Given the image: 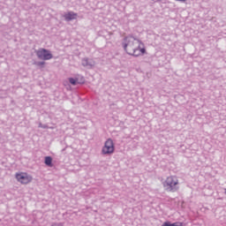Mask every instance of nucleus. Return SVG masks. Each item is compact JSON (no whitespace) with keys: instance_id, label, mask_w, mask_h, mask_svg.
Instances as JSON below:
<instances>
[{"instance_id":"obj_1","label":"nucleus","mask_w":226,"mask_h":226,"mask_svg":"<svg viewBox=\"0 0 226 226\" xmlns=\"http://www.w3.org/2000/svg\"><path fill=\"white\" fill-rule=\"evenodd\" d=\"M122 45L125 52L130 56H139L146 53V49H141L143 43L132 36L125 37Z\"/></svg>"},{"instance_id":"obj_2","label":"nucleus","mask_w":226,"mask_h":226,"mask_svg":"<svg viewBox=\"0 0 226 226\" xmlns=\"http://www.w3.org/2000/svg\"><path fill=\"white\" fill-rule=\"evenodd\" d=\"M164 190L170 192H176L179 190V182L177 177L170 176L162 183Z\"/></svg>"},{"instance_id":"obj_3","label":"nucleus","mask_w":226,"mask_h":226,"mask_svg":"<svg viewBox=\"0 0 226 226\" xmlns=\"http://www.w3.org/2000/svg\"><path fill=\"white\" fill-rule=\"evenodd\" d=\"M35 54L39 59L44 60V61L54 58V56H52V53L45 49H40L38 50H35Z\"/></svg>"},{"instance_id":"obj_4","label":"nucleus","mask_w":226,"mask_h":226,"mask_svg":"<svg viewBox=\"0 0 226 226\" xmlns=\"http://www.w3.org/2000/svg\"><path fill=\"white\" fill-rule=\"evenodd\" d=\"M115 147L114 143L111 139H107V141L104 144V147H102V154H111L114 153Z\"/></svg>"},{"instance_id":"obj_5","label":"nucleus","mask_w":226,"mask_h":226,"mask_svg":"<svg viewBox=\"0 0 226 226\" xmlns=\"http://www.w3.org/2000/svg\"><path fill=\"white\" fill-rule=\"evenodd\" d=\"M16 179L22 185H27L33 181V177L27 173L16 174Z\"/></svg>"},{"instance_id":"obj_6","label":"nucleus","mask_w":226,"mask_h":226,"mask_svg":"<svg viewBox=\"0 0 226 226\" xmlns=\"http://www.w3.org/2000/svg\"><path fill=\"white\" fill-rule=\"evenodd\" d=\"M84 67H87L88 69L93 68L95 65V63L92 59L84 58L81 62Z\"/></svg>"},{"instance_id":"obj_7","label":"nucleus","mask_w":226,"mask_h":226,"mask_svg":"<svg viewBox=\"0 0 226 226\" xmlns=\"http://www.w3.org/2000/svg\"><path fill=\"white\" fill-rule=\"evenodd\" d=\"M77 17H78V14L76 12H72V11L70 12H67L64 16V18L66 21H71V20L76 19Z\"/></svg>"},{"instance_id":"obj_8","label":"nucleus","mask_w":226,"mask_h":226,"mask_svg":"<svg viewBox=\"0 0 226 226\" xmlns=\"http://www.w3.org/2000/svg\"><path fill=\"white\" fill-rule=\"evenodd\" d=\"M44 163L49 166V167H52V157L50 156H46L45 160H44Z\"/></svg>"},{"instance_id":"obj_9","label":"nucleus","mask_w":226,"mask_h":226,"mask_svg":"<svg viewBox=\"0 0 226 226\" xmlns=\"http://www.w3.org/2000/svg\"><path fill=\"white\" fill-rule=\"evenodd\" d=\"M162 226H182L181 222L171 223L170 222H165Z\"/></svg>"},{"instance_id":"obj_10","label":"nucleus","mask_w":226,"mask_h":226,"mask_svg":"<svg viewBox=\"0 0 226 226\" xmlns=\"http://www.w3.org/2000/svg\"><path fill=\"white\" fill-rule=\"evenodd\" d=\"M69 82L70 84H72V86H76L78 84H80V82H79L78 79H72V78H70L69 79Z\"/></svg>"},{"instance_id":"obj_11","label":"nucleus","mask_w":226,"mask_h":226,"mask_svg":"<svg viewBox=\"0 0 226 226\" xmlns=\"http://www.w3.org/2000/svg\"><path fill=\"white\" fill-rule=\"evenodd\" d=\"M51 226H64L63 222H55Z\"/></svg>"},{"instance_id":"obj_12","label":"nucleus","mask_w":226,"mask_h":226,"mask_svg":"<svg viewBox=\"0 0 226 226\" xmlns=\"http://www.w3.org/2000/svg\"><path fill=\"white\" fill-rule=\"evenodd\" d=\"M39 127H40V128H42V129H47V128H49V126H47V124H39Z\"/></svg>"},{"instance_id":"obj_13","label":"nucleus","mask_w":226,"mask_h":226,"mask_svg":"<svg viewBox=\"0 0 226 226\" xmlns=\"http://www.w3.org/2000/svg\"><path fill=\"white\" fill-rule=\"evenodd\" d=\"M35 64L37 66H42V65H45V62H37Z\"/></svg>"},{"instance_id":"obj_14","label":"nucleus","mask_w":226,"mask_h":226,"mask_svg":"<svg viewBox=\"0 0 226 226\" xmlns=\"http://www.w3.org/2000/svg\"><path fill=\"white\" fill-rule=\"evenodd\" d=\"M224 193L226 194V188H225V192H224Z\"/></svg>"}]
</instances>
